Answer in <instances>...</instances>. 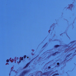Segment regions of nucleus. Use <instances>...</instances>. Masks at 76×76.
<instances>
[{"label":"nucleus","mask_w":76,"mask_h":76,"mask_svg":"<svg viewBox=\"0 0 76 76\" xmlns=\"http://www.w3.org/2000/svg\"><path fill=\"white\" fill-rule=\"evenodd\" d=\"M7 61L8 62L9 61V60H7Z\"/></svg>","instance_id":"nucleus-1"},{"label":"nucleus","mask_w":76,"mask_h":76,"mask_svg":"<svg viewBox=\"0 0 76 76\" xmlns=\"http://www.w3.org/2000/svg\"><path fill=\"white\" fill-rule=\"evenodd\" d=\"M23 59V58H21V60H22Z\"/></svg>","instance_id":"nucleus-2"},{"label":"nucleus","mask_w":76,"mask_h":76,"mask_svg":"<svg viewBox=\"0 0 76 76\" xmlns=\"http://www.w3.org/2000/svg\"><path fill=\"white\" fill-rule=\"evenodd\" d=\"M59 63H57V65H59Z\"/></svg>","instance_id":"nucleus-3"},{"label":"nucleus","mask_w":76,"mask_h":76,"mask_svg":"<svg viewBox=\"0 0 76 76\" xmlns=\"http://www.w3.org/2000/svg\"><path fill=\"white\" fill-rule=\"evenodd\" d=\"M27 58H28V57H27Z\"/></svg>","instance_id":"nucleus-4"}]
</instances>
